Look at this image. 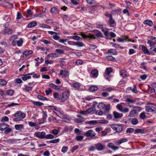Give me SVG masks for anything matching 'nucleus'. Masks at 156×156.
<instances>
[{
  "mask_svg": "<svg viewBox=\"0 0 156 156\" xmlns=\"http://www.w3.org/2000/svg\"><path fill=\"white\" fill-rule=\"evenodd\" d=\"M46 133L44 132H36L34 134V136L40 139H44L45 138Z\"/></svg>",
  "mask_w": 156,
  "mask_h": 156,
  "instance_id": "1",
  "label": "nucleus"
},
{
  "mask_svg": "<svg viewBox=\"0 0 156 156\" xmlns=\"http://www.w3.org/2000/svg\"><path fill=\"white\" fill-rule=\"evenodd\" d=\"M150 38V40H147V44L150 46H154L156 44V37L151 36Z\"/></svg>",
  "mask_w": 156,
  "mask_h": 156,
  "instance_id": "2",
  "label": "nucleus"
},
{
  "mask_svg": "<svg viewBox=\"0 0 156 156\" xmlns=\"http://www.w3.org/2000/svg\"><path fill=\"white\" fill-rule=\"evenodd\" d=\"M79 35L81 36L83 38L85 39H95V37L92 35L89 34V35H86L83 32H80Z\"/></svg>",
  "mask_w": 156,
  "mask_h": 156,
  "instance_id": "3",
  "label": "nucleus"
},
{
  "mask_svg": "<svg viewBox=\"0 0 156 156\" xmlns=\"http://www.w3.org/2000/svg\"><path fill=\"white\" fill-rule=\"evenodd\" d=\"M84 135L86 137H93L95 135V133L92 129H90L87 131Z\"/></svg>",
  "mask_w": 156,
  "mask_h": 156,
  "instance_id": "4",
  "label": "nucleus"
},
{
  "mask_svg": "<svg viewBox=\"0 0 156 156\" xmlns=\"http://www.w3.org/2000/svg\"><path fill=\"white\" fill-rule=\"evenodd\" d=\"M59 75V76H62V77L66 78L69 75V72L66 69L64 70L61 69L60 70V73Z\"/></svg>",
  "mask_w": 156,
  "mask_h": 156,
  "instance_id": "5",
  "label": "nucleus"
},
{
  "mask_svg": "<svg viewBox=\"0 0 156 156\" xmlns=\"http://www.w3.org/2000/svg\"><path fill=\"white\" fill-rule=\"evenodd\" d=\"M13 116L15 117H21L24 118L26 115L24 113L20 111H17Z\"/></svg>",
  "mask_w": 156,
  "mask_h": 156,
  "instance_id": "6",
  "label": "nucleus"
},
{
  "mask_svg": "<svg viewBox=\"0 0 156 156\" xmlns=\"http://www.w3.org/2000/svg\"><path fill=\"white\" fill-rule=\"evenodd\" d=\"M114 117L115 119H119L123 116L122 113H119L115 111H114L113 113Z\"/></svg>",
  "mask_w": 156,
  "mask_h": 156,
  "instance_id": "7",
  "label": "nucleus"
},
{
  "mask_svg": "<svg viewBox=\"0 0 156 156\" xmlns=\"http://www.w3.org/2000/svg\"><path fill=\"white\" fill-rule=\"evenodd\" d=\"M69 93L68 92H64L62 94V98H59V99H61L63 101H65L69 97Z\"/></svg>",
  "mask_w": 156,
  "mask_h": 156,
  "instance_id": "8",
  "label": "nucleus"
},
{
  "mask_svg": "<svg viewBox=\"0 0 156 156\" xmlns=\"http://www.w3.org/2000/svg\"><path fill=\"white\" fill-rule=\"evenodd\" d=\"M127 141L126 139H122L121 140H118L114 141V144L116 145H119L122 143L126 142Z\"/></svg>",
  "mask_w": 156,
  "mask_h": 156,
  "instance_id": "9",
  "label": "nucleus"
},
{
  "mask_svg": "<svg viewBox=\"0 0 156 156\" xmlns=\"http://www.w3.org/2000/svg\"><path fill=\"white\" fill-rule=\"evenodd\" d=\"M9 125L5 123L0 124V130L2 131L5 130L7 127H9Z\"/></svg>",
  "mask_w": 156,
  "mask_h": 156,
  "instance_id": "10",
  "label": "nucleus"
},
{
  "mask_svg": "<svg viewBox=\"0 0 156 156\" xmlns=\"http://www.w3.org/2000/svg\"><path fill=\"white\" fill-rule=\"evenodd\" d=\"M94 34L98 37H103V35L101 33L97 30H94L93 31Z\"/></svg>",
  "mask_w": 156,
  "mask_h": 156,
  "instance_id": "11",
  "label": "nucleus"
},
{
  "mask_svg": "<svg viewBox=\"0 0 156 156\" xmlns=\"http://www.w3.org/2000/svg\"><path fill=\"white\" fill-rule=\"evenodd\" d=\"M120 75L122 77H127L126 71L124 69H122L120 71Z\"/></svg>",
  "mask_w": 156,
  "mask_h": 156,
  "instance_id": "12",
  "label": "nucleus"
},
{
  "mask_svg": "<svg viewBox=\"0 0 156 156\" xmlns=\"http://www.w3.org/2000/svg\"><path fill=\"white\" fill-rule=\"evenodd\" d=\"M73 45H76L79 47H82L85 45L83 42L79 41L73 42Z\"/></svg>",
  "mask_w": 156,
  "mask_h": 156,
  "instance_id": "13",
  "label": "nucleus"
},
{
  "mask_svg": "<svg viewBox=\"0 0 156 156\" xmlns=\"http://www.w3.org/2000/svg\"><path fill=\"white\" fill-rule=\"evenodd\" d=\"M108 22L110 24V26L111 27H113L116 26V22L114 20L113 18L109 19Z\"/></svg>",
  "mask_w": 156,
  "mask_h": 156,
  "instance_id": "14",
  "label": "nucleus"
},
{
  "mask_svg": "<svg viewBox=\"0 0 156 156\" xmlns=\"http://www.w3.org/2000/svg\"><path fill=\"white\" fill-rule=\"evenodd\" d=\"M91 74L93 77H97L98 76V71L96 69H94L91 71Z\"/></svg>",
  "mask_w": 156,
  "mask_h": 156,
  "instance_id": "15",
  "label": "nucleus"
},
{
  "mask_svg": "<svg viewBox=\"0 0 156 156\" xmlns=\"http://www.w3.org/2000/svg\"><path fill=\"white\" fill-rule=\"evenodd\" d=\"M144 24L150 26H151L153 25V23L152 21L149 20H146L144 21Z\"/></svg>",
  "mask_w": 156,
  "mask_h": 156,
  "instance_id": "16",
  "label": "nucleus"
},
{
  "mask_svg": "<svg viewBox=\"0 0 156 156\" xmlns=\"http://www.w3.org/2000/svg\"><path fill=\"white\" fill-rule=\"evenodd\" d=\"M13 30L10 29L9 28H5L4 30V32L5 34H8L10 35L12 34L13 33Z\"/></svg>",
  "mask_w": 156,
  "mask_h": 156,
  "instance_id": "17",
  "label": "nucleus"
},
{
  "mask_svg": "<svg viewBox=\"0 0 156 156\" xmlns=\"http://www.w3.org/2000/svg\"><path fill=\"white\" fill-rule=\"evenodd\" d=\"M142 50L145 54H147L148 55H150L151 52H149L147 49V47L145 46H143L142 48Z\"/></svg>",
  "mask_w": 156,
  "mask_h": 156,
  "instance_id": "18",
  "label": "nucleus"
},
{
  "mask_svg": "<svg viewBox=\"0 0 156 156\" xmlns=\"http://www.w3.org/2000/svg\"><path fill=\"white\" fill-rule=\"evenodd\" d=\"M112 71V69L111 68H107L106 69V72L105 73V74L104 76L106 77V76L107 75L108 76L111 73Z\"/></svg>",
  "mask_w": 156,
  "mask_h": 156,
  "instance_id": "19",
  "label": "nucleus"
},
{
  "mask_svg": "<svg viewBox=\"0 0 156 156\" xmlns=\"http://www.w3.org/2000/svg\"><path fill=\"white\" fill-rule=\"evenodd\" d=\"M117 50L114 49H110L108 50L107 53H112V55H115L117 54Z\"/></svg>",
  "mask_w": 156,
  "mask_h": 156,
  "instance_id": "20",
  "label": "nucleus"
},
{
  "mask_svg": "<svg viewBox=\"0 0 156 156\" xmlns=\"http://www.w3.org/2000/svg\"><path fill=\"white\" fill-rule=\"evenodd\" d=\"M24 125L22 124H16L15 125V129L19 131L23 128Z\"/></svg>",
  "mask_w": 156,
  "mask_h": 156,
  "instance_id": "21",
  "label": "nucleus"
},
{
  "mask_svg": "<svg viewBox=\"0 0 156 156\" xmlns=\"http://www.w3.org/2000/svg\"><path fill=\"white\" fill-rule=\"evenodd\" d=\"M117 126V132H120L122 130L123 126L122 125L116 124Z\"/></svg>",
  "mask_w": 156,
  "mask_h": 156,
  "instance_id": "22",
  "label": "nucleus"
},
{
  "mask_svg": "<svg viewBox=\"0 0 156 156\" xmlns=\"http://www.w3.org/2000/svg\"><path fill=\"white\" fill-rule=\"evenodd\" d=\"M90 90L94 92L96 91L98 89V88L97 86L93 85L90 86Z\"/></svg>",
  "mask_w": 156,
  "mask_h": 156,
  "instance_id": "23",
  "label": "nucleus"
},
{
  "mask_svg": "<svg viewBox=\"0 0 156 156\" xmlns=\"http://www.w3.org/2000/svg\"><path fill=\"white\" fill-rule=\"evenodd\" d=\"M37 24V22L35 21H34L28 24L27 27L28 28H31L36 26Z\"/></svg>",
  "mask_w": 156,
  "mask_h": 156,
  "instance_id": "24",
  "label": "nucleus"
},
{
  "mask_svg": "<svg viewBox=\"0 0 156 156\" xmlns=\"http://www.w3.org/2000/svg\"><path fill=\"white\" fill-rule=\"evenodd\" d=\"M146 111L148 112H153V111H156L155 110L152 109L151 106H147L145 107Z\"/></svg>",
  "mask_w": 156,
  "mask_h": 156,
  "instance_id": "25",
  "label": "nucleus"
},
{
  "mask_svg": "<svg viewBox=\"0 0 156 156\" xmlns=\"http://www.w3.org/2000/svg\"><path fill=\"white\" fill-rule=\"evenodd\" d=\"M125 101L127 102L128 104L134 103L136 102V100L130 98H127Z\"/></svg>",
  "mask_w": 156,
  "mask_h": 156,
  "instance_id": "26",
  "label": "nucleus"
},
{
  "mask_svg": "<svg viewBox=\"0 0 156 156\" xmlns=\"http://www.w3.org/2000/svg\"><path fill=\"white\" fill-rule=\"evenodd\" d=\"M127 90H130L133 92L135 93H136L138 92L136 87L135 85H134V88H133L132 89V87H129L127 88Z\"/></svg>",
  "mask_w": 156,
  "mask_h": 156,
  "instance_id": "27",
  "label": "nucleus"
},
{
  "mask_svg": "<svg viewBox=\"0 0 156 156\" xmlns=\"http://www.w3.org/2000/svg\"><path fill=\"white\" fill-rule=\"evenodd\" d=\"M72 87L76 89H78L80 87V83L76 82L73 84Z\"/></svg>",
  "mask_w": 156,
  "mask_h": 156,
  "instance_id": "28",
  "label": "nucleus"
},
{
  "mask_svg": "<svg viewBox=\"0 0 156 156\" xmlns=\"http://www.w3.org/2000/svg\"><path fill=\"white\" fill-rule=\"evenodd\" d=\"M105 112L106 113H108L109 112V111L110 109V105L109 104H108L106 105H105Z\"/></svg>",
  "mask_w": 156,
  "mask_h": 156,
  "instance_id": "29",
  "label": "nucleus"
},
{
  "mask_svg": "<svg viewBox=\"0 0 156 156\" xmlns=\"http://www.w3.org/2000/svg\"><path fill=\"white\" fill-rule=\"evenodd\" d=\"M13 116H12V119L14 122H18L21 121L22 119H23L24 118L21 117H16V118L14 119Z\"/></svg>",
  "mask_w": 156,
  "mask_h": 156,
  "instance_id": "30",
  "label": "nucleus"
},
{
  "mask_svg": "<svg viewBox=\"0 0 156 156\" xmlns=\"http://www.w3.org/2000/svg\"><path fill=\"white\" fill-rule=\"evenodd\" d=\"M95 111V109H94L92 107L90 108L87 110V111L88 113H91V114H94Z\"/></svg>",
  "mask_w": 156,
  "mask_h": 156,
  "instance_id": "31",
  "label": "nucleus"
},
{
  "mask_svg": "<svg viewBox=\"0 0 156 156\" xmlns=\"http://www.w3.org/2000/svg\"><path fill=\"white\" fill-rule=\"evenodd\" d=\"M37 98L41 100L48 101V99L45 97H43L41 95H38L37 96Z\"/></svg>",
  "mask_w": 156,
  "mask_h": 156,
  "instance_id": "32",
  "label": "nucleus"
},
{
  "mask_svg": "<svg viewBox=\"0 0 156 156\" xmlns=\"http://www.w3.org/2000/svg\"><path fill=\"white\" fill-rule=\"evenodd\" d=\"M7 82L4 79H0V84L3 86L6 84Z\"/></svg>",
  "mask_w": 156,
  "mask_h": 156,
  "instance_id": "33",
  "label": "nucleus"
},
{
  "mask_svg": "<svg viewBox=\"0 0 156 156\" xmlns=\"http://www.w3.org/2000/svg\"><path fill=\"white\" fill-rule=\"evenodd\" d=\"M98 107V108L100 109H102L105 108V104H104L102 102H100L99 104Z\"/></svg>",
  "mask_w": 156,
  "mask_h": 156,
  "instance_id": "34",
  "label": "nucleus"
},
{
  "mask_svg": "<svg viewBox=\"0 0 156 156\" xmlns=\"http://www.w3.org/2000/svg\"><path fill=\"white\" fill-rule=\"evenodd\" d=\"M33 53V51L32 50L29 51H24L23 53V55H25L26 56L30 55Z\"/></svg>",
  "mask_w": 156,
  "mask_h": 156,
  "instance_id": "35",
  "label": "nucleus"
},
{
  "mask_svg": "<svg viewBox=\"0 0 156 156\" xmlns=\"http://www.w3.org/2000/svg\"><path fill=\"white\" fill-rule=\"evenodd\" d=\"M60 140L59 139H55L50 140V141H47L48 143H55L58 142Z\"/></svg>",
  "mask_w": 156,
  "mask_h": 156,
  "instance_id": "36",
  "label": "nucleus"
},
{
  "mask_svg": "<svg viewBox=\"0 0 156 156\" xmlns=\"http://www.w3.org/2000/svg\"><path fill=\"white\" fill-rule=\"evenodd\" d=\"M32 102L34 105H36L38 106H41L44 105L43 103L39 102L33 101Z\"/></svg>",
  "mask_w": 156,
  "mask_h": 156,
  "instance_id": "37",
  "label": "nucleus"
},
{
  "mask_svg": "<svg viewBox=\"0 0 156 156\" xmlns=\"http://www.w3.org/2000/svg\"><path fill=\"white\" fill-rule=\"evenodd\" d=\"M48 56L49 57H51L52 58H57L58 56V55L55 53L48 54Z\"/></svg>",
  "mask_w": 156,
  "mask_h": 156,
  "instance_id": "38",
  "label": "nucleus"
},
{
  "mask_svg": "<svg viewBox=\"0 0 156 156\" xmlns=\"http://www.w3.org/2000/svg\"><path fill=\"white\" fill-rule=\"evenodd\" d=\"M126 83V82L124 80H121L119 83L118 85L120 87L124 86Z\"/></svg>",
  "mask_w": 156,
  "mask_h": 156,
  "instance_id": "39",
  "label": "nucleus"
},
{
  "mask_svg": "<svg viewBox=\"0 0 156 156\" xmlns=\"http://www.w3.org/2000/svg\"><path fill=\"white\" fill-rule=\"evenodd\" d=\"M14 91L13 90H7L6 92V94L12 96L13 94Z\"/></svg>",
  "mask_w": 156,
  "mask_h": 156,
  "instance_id": "40",
  "label": "nucleus"
},
{
  "mask_svg": "<svg viewBox=\"0 0 156 156\" xmlns=\"http://www.w3.org/2000/svg\"><path fill=\"white\" fill-rule=\"evenodd\" d=\"M12 131V129L8 127L5 130L4 133L5 134H8L11 132Z\"/></svg>",
  "mask_w": 156,
  "mask_h": 156,
  "instance_id": "41",
  "label": "nucleus"
},
{
  "mask_svg": "<svg viewBox=\"0 0 156 156\" xmlns=\"http://www.w3.org/2000/svg\"><path fill=\"white\" fill-rule=\"evenodd\" d=\"M31 78V76H28L27 75H24V76L22 77V79L23 81H26L28 79H30Z\"/></svg>",
  "mask_w": 156,
  "mask_h": 156,
  "instance_id": "42",
  "label": "nucleus"
},
{
  "mask_svg": "<svg viewBox=\"0 0 156 156\" xmlns=\"http://www.w3.org/2000/svg\"><path fill=\"white\" fill-rule=\"evenodd\" d=\"M68 38H70L73 39L74 40H79L80 38V37L77 36H73L72 37L70 36L68 37Z\"/></svg>",
  "mask_w": 156,
  "mask_h": 156,
  "instance_id": "43",
  "label": "nucleus"
},
{
  "mask_svg": "<svg viewBox=\"0 0 156 156\" xmlns=\"http://www.w3.org/2000/svg\"><path fill=\"white\" fill-rule=\"evenodd\" d=\"M131 123L133 125H136L138 122V121L137 119H133L131 120Z\"/></svg>",
  "mask_w": 156,
  "mask_h": 156,
  "instance_id": "44",
  "label": "nucleus"
},
{
  "mask_svg": "<svg viewBox=\"0 0 156 156\" xmlns=\"http://www.w3.org/2000/svg\"><path fill=\"white\" fill-rule=\"evenodd\" d=\"M121 10L120 9L113 10L112 12V13L114 14H118L119 12H121Z\"/></svg>",
  "mask_w": 156,
  "mask_h": 156,
  "instance_id": "45",
  "label": "nucleus"
},
{
  "mask_svg": "<svg viewBox=\"0 0 156 156\" xmlns=\"http://www.w3.org/2000/svg\"><path fill=\"white\" fill-rule=\"evenodd\" d=\"M32 87H27L23 88V90L26 92H29L30 91L32 90Z\"/></svg>",
  "mask_w": 156,
  "mask_h": 156,
  "instance_id": "46",
  "label": "nucleus"
},
{
  "mask_svg": "<svg viewBox=\"0 0 156 156\" xmlns=\"http://www.w3.org/2000/svg\"><path fill=\"white\" fill-rule=\"evenodd\" d=\"M98 123L100 124H107L108 123V121L105 119H102L99 120Z\"/></svg>",
  "mask_w": 156,
  "mask_h": 156,
  "instance_id": "47",
  "label": "nucleus"
},
{
  "mask_svg": "<svg viewBox=\"0 0 156 156\" xmlns=\"http://www.w3.org/2000/svg\"><path fill=\"white\" fill-rule=\"evenodd\" d=\"M8 121L9 118L8 117L6 116H5L3 117L1 119V122H8Z\"/></svg>",
  "mask_w": 156,
  "mask_h": 156,
  "instance_id": "48",
  "label": "nucleus"
},
{
  "mask_svg": "<svg viewBox=\"0 0 156 156\" xmlns=\"http://www.w3.org/2000/svg\"><path fill=\"white\" fill-rule=\"evenodd\" d=\"M51 11L52 13L55 14L57 11V9L55 7H53L51 9Z\"/></svg>",
  "mask_w": 156,
  "mask_h": 156,
  "instance_id": "49",
  "label": "nucleus"
},
{
  "mask_svg": "<svg viewBox=\"0 0 156 156\" xmlns=\"http://www.w3.org/2000/svg\"><path fill=\"white\" fill-rule=\"evenodd\" d=\"M43 117L42 118V119H43L44 120L46 121V118L47 117V112L45 111H43Z\"/></svg>",
  "mask_w": 156,
  "mask_h": 156,
  "instance_id": "50",
  "label": "nucleus"
},
{
  "mask_svg": "<svg viewBox=\"0 0 156 156\" xmlns=\"http://www.w3.org/2000/svg\"><path fill=\"white\" fill-rule=\"evenodd\" d=\"M101 30L104 33V34L106 37H108V36L109 32L108 31H105L104 29H102Z\"/></svg>",
  "mask_w": 156,
  "mask_h": 156,
  "instance_id": "51",
  "label": "nucleus"
},
{
  "mask_svg": "<svg viewBox=\"0 0 156 156\" xmlns=\"http://www.w3.org/2000/svg\"><path fill=\"white\" fill-rule=\"evenodd\" d=\"M54 138V136L51 134H48L47 135H45V138L51 139Z\"/></svg>",
  "mask_w": 156,
  "mask_h": 156,
  "instance_id": "52",
  "label": "nucleus"
},
{
  "mask_svg": "<svg viewBox=\"0 0 156 156\" xmlns=\"http://www.w3.org/2000/svg\"><path fill=\"white\" fill-rule=\"evenodd\" d=\"M140 118L142 119H144L146 118V115L144 112H143L141 113L139 115Z\"/></svg>",
  "mask_w": 156,
  "mask_h": 156,
  "instance_id": "53",
  "label": "nucleus"
},
{
  "mask_svg": "<svg viewBox=\"0 0 156 156\" xmlns=\"http://www.w3.org/2000/svg\"><path fill=\"white\" fill-rule=\"evenodd\" d=\"M49 86L55 89H58V87L53 83H50L49 85Z\"/></svg>",
  "mask_w": 156,
  "mask_h": 156,
  "instance_id": "54",
  "label": "nucleus"
},
{
  "mask_svg": "<svg viewBox=\"0 0 156 156\" xmlns=\"http://www.w3.org/2000/svg\"><path fill=\"white\" fill-rule=\"evenodd\" d=\"M23 40L22 39H20L18 40L17 42V45L19 46H21L22 45Z\"/></svg>",
  "mask_w": 156,
  "mask_h": 156,
  "instance_id": "55",
  "label": "nucleus"
},
{
  "mask_svg": "<svg viewBox=\"0 0 156 156\" xmlns=\"http://www.w3.org/2000/svg\"><path fill=\"white\" fill-rule=\"evenodd\" d=\"M134 130V129L132 128H129L127 129L126 132L127 133H131Z\"/></svg>",
  "mask_w": 156,
  "mask_h": 156,
  "instance_id": "56",
  "label": "nucleus"
},
{
  "mask_svg": "<svg viewBox=\"0 0 156 156\" xmlns=\"http://www.w3.org/2000/svg\"><path fill=\"white\" fill-rule=\"evenodd\" d=\"M83 136H78L76 137V140L78 141H81L83 140Z\"/></svg>",
  "mask_w": 156,
  "mask_h": 156,
  "instance_id": "57",
  "label": "nucleus"
},
{
  "mask_svg": "<svg viewBox=\"0 0 156 156\" xmlns=\"http://www.w3.org/2000/svg\"><path fill=\"white\" fill-rule=\"evenodd\" d=\"M55 52L56 53L60 54H63L64 53V51L63 50L56 49L55 50Z\"/></svg>",
  "mask_w": 156,
  "mask_h": 156,
  "instance_id": "58",
  "label": "nucleus"
},
{
  "mask_svg": "<svg viewBox=\"0 0 156 156\" xmlns=\"http://www.w3.org/2000/svg\"><path fill=\"white\" fill-rule=\"evenodd\" d=\"M83 62L81 60H77L75 63L77 65H82Z\"/></svg>",
  "mask_w": 156,
  "mask_h": 156,
  "instance_id": "59",
  "label": "nucleus"
},
{
  "mask_svg": "<svg viewBox=\"0 0 156 156\" xmlns=\"http://www.w3.org/2000/svg\"><path fill=\"white\" fill-rule=\"evenodd\" d=\"M87 122L89 124H91L93 125L96 124L98 123L97 121L96 120H91Z\"/></svg>",
  "mask_w": 156,
  "mask_h": 156,
  "instance_id": "60",
  "label": "nucleus"
},
{
  "mask_svg": "<svg viewBox=\"0 0 156 156\" xmlns=\"http://www.w3.org/2000/svg\"><path fill=\"white\" fill-rule=\"evenodd\" d=\"M136 113V111L134 110H131L130 112L129 115L130 117L133 116Z\"/></svg>",
  "mask_w": 156,
  "mask_h": 156,
  "instance_id": "61",
  "label": "nucleus"
},
{
  "mask_svg": "<svg viewBox=\"0 0 156 156\" xmlns=\"http://www.w3.org/2000/svg\"><path fill=\"white\" fill-rule=\"evenodd\" d=\"M95 114L96 115H102L103 114L101 110H96L95 109Z\"/></svg>",
  "mask_w": 156,
  "mask_h": 156,
  "instance_id": "62",
  "label": "nucleus"
},
{
  "mask_svg": "<svg viewBox=\"0 0 156 156\" xmlns=\"http://www.w3.org/2000/svg\"><path fill=\"white\" fill-rule=\"evenodd\" d=\"M150 50L151 52L154 51L156 53V47L155 46H151Z\"/></svg>",
  "mask_w": 156,
  "mask_h": 156,
  "instance_id": "63",
  "label": "nucleus"
},
{
  "mask_svg": "<svg viewBox=\"0 0 156 156\" xmlns=\"http://www.w3.org/2000/svg\"><path fill=\"white\" fill-rule=\"evenodd\" d=\"M153 89L154 90L155 93L156 94V83H153L152 84Z\"/></svg>",
  "mask_w": 156,
  "mask_h": 156,
  "instance_id": "64",
  "label": "nucleus"
}]
</instances>
